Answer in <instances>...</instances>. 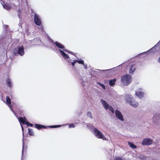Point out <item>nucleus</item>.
<instances>
[{
    "label": "nucleus",
    "mask_w": 160,
    "mask_h": 160,
    "mask_svg": "<svg viewBox=\"0 0 160 160\" xmlns=\"http://www.w3.org/2000/svg\"><path fill=\"white\" fill-rule=\"evenodd\" d=\"M132 81L131 76L128 74L122 76L121 78V82L124 85L127 86L130 84Z\"/></svg>",
    "instance_id": "1"
},
{
    "label": "nucleus",
    "mask_w": 160,
    "mask_h": 160,
    "mask_svg": "<svg viewBox=\"0 0 160 160\" xmlns=\"http://www.w3.org/2000/svg\"><path fill=\"white\" fill-rule=\"evenodd\" d=\"M14 54H18L21 56H22L24 53V47L23 46L18 47V48H15L13 50Z\"/></svg>",
    "instance_id": "2"
},
{
    "label": "nucleus",
    "mask_w": 160,
    "mask_h": 160,
    "mask_svg": "<svg viewBox=\"0 0 160 160\" xmlns=\"http://www.w3.org/2000/svg\"><path fill=\"white\" fill-rule=\"evenodd\" d=\"M126 101L133 107L136 108L138 105V103L136 102L132 98L128 96L126 98Z\"/></svg>",
    "instance_id": "3"
},
{
    "label": "nucleus",
    "mask_w": 160,
    "mask_h": 160,
    "mask_svg": "<svg viewBox=\"0 0 160 160\" xmlns=\"http://www.w3.org/2000/svg\"><path fill=\"white\" fill-rule=\"evenodd\" d=\"M100 102L106 110L109 109L113 113H114V110L113 108L111 106L109 105L106 101L101 99L100 100Z\"/></svg>",
    "instance_id": "4"
},
{
    "label": "nucleus",
    "mask_w": 160,
    "mask_h": 160,
    "mask_svg": "<svg viewBox=\"0 0 160 160\" xmlns=\"http://www.w3.org/2000/svg\"><path fill=\"white\" fill-rule=\"evenodd\" d=\"M93 132L94 135L98 138L102 139L105 140L104 138V136L101 132L97 129L95 128L93 129Z\"/></svg>",
    "instance_id": "5"
},
{
    "label": "nucleus",
    "mask_w": 160,
    "mask_h": 160,
    "mask_svg": "<svg viewBox=\"0 0 160 160\" xmlns=\"http://www.w3.org/2000/svg\"><path fill=\"white\" fill-rule=\"evenodd\" d=\"M152 141L149 138H145L143 139L142 142V144L147 146L149 145L152 144Z\"/></svg>",
    "instance_id": "6"
},
{
    "label": "nucleus",
    "mask_w": 160,
    "mask_h": 160,
    "mask_svg": "<svg viewBox=\"0 0 160 160\" xmlns=\"http://www.w3.org/2000/svg\"><path fill=\"white\" fill-rule=\"evenodd\" d=\"M115 115L116 117L122 121H124L123 116L121 112L118 110H116L115 111Z\"/></svg>",
    "instance_id": "7"
},
{
    "label": "nucleus",
    "mask_w": 160,
    "mask_h": 160,
    "mask_svg": "<svg viewBox=\"0 0 160 160\" xmlns=\"http://www.w3.org/2000/svg\"><path fill=\"white\" fill-rule=\"evenodd\" d=\"M34 21L35 24L38 26L41 25L42 22L38 16L36 14H35L34 17Z\"/></svg>",
    "instance_id": "8"
},
{
    "label": "nucleus",
    "mask_w": 160,
    "mask_h": 160,
    "mask_svg": "<svg viewBox=\"0 0 160 160\" xmlns=\"http://www.w3.org/2000/svg\"><path fill=\"white\" fill-rule=\"evenodd\" d=\"M18 120L20 123H22L23 124H26L27 122L26 119L25 117L23 118L19 117L18 118Z\"/></svg>",
    "instance_id": "9"
},
{
    "label": "nucleus",
    "mask_w": 160,
    "mask_h": 160,
    "mask_svg": "<svg viewBox=\"0 0 160 160\" xmlns=\"http://www.w3.org/2000/svg\"><path fill=\"white\" fill-rule=\"evenodd\" d=\"M135 94L137 97H138L139 98H141L144 96V93L142 91H136Z\"/></svg>",
    "instance_id": "10"
},
{
    "label": "nucleus",
    "mask_w": 160,
    "mask_h": 160,
    "mask_svg": "<svg viewBox=\"0 0 160 160\" xmlns=\"http://www.w3.org/2000/svg\"><path fill=\"white\" fill-rule=\"evenodd\" d=\"M54 43L56 46H57L58 48L63 49V50L64 49V46L61 43H59L57 42H54Z\"/></svg>",
    "instance_id": "11"
},
{
    "label": "nucleus",
    "mask_w": 160,
    "mask_h": 160,
    "mask_svg": "<svg viewBox=\"0 0 160 160\" xmlns=\"http://www.w3.org/2000/svg\"><path fill=\"white\" fill-rule=\"evenodd\" d=\"M35 127L36 128L38 129H40L42 128H46L48 126H45L39 124H35Z\"/></svg>",
    "instance_id": "12"
},
{
    "label": "nucleus",
    "mask_w": 160,
    "mask_h": 160,
    "mask_svg": "<svg viewBox=\"0 0 160 160\" xmlns=\"http://www.w3.org/2000/svg\"><path fill=\"white\" fill-rule=\"evenodd\" d=\"M135 69L136 68L135 67V65H132L130 66V70L129 71V73L130 74L133 73L135 71Z\"/></svg>",
    "instance_id": "13"
},
{
    "label": "nucleus",
    "mask_w": 160,
    "mask_h": 160,
    "mask_svg": "<svg viewBox=\"0 0 160 160\" xmlns=\"http://www.w3.org/2000/svg\"><path fill=\"white\" fill-rule=\"evenodd\" d=\"M60 52L62 54V57L64 58H69V56L68 55L66 54L65 52H64L61 49L59 50Z\"/></svg>",
    "instance_id": "14"
},
{
    "label": "nucleus",
    "mask_w": 160,
    "mask_h": 160,
    "mask_svg": "<svg viewBox=\"0 0 160 160\" xmlns=\"http://www.w3.org/2000/svg\"><path fill=\"white\" fill-rule=\"evenodd\" d=\"M116 81V79L115 78L110 80L109 82V85L111 86H113L115 84Z\"/></svg>",
    "instance_id": "15"
},
{
    "label": "nucleus",
    "mask_w": 160,
    "mask_h": 160,
    "mask_svg": "<svg viewBox=\"0 0 160 160\" xmlns=\"http://www.w3.org/2000/svg\"><path fill=\"white\" fill-rule=\"evenodd\" d=\"M128 144L130 148H133V149H135L137 148V146L135 145L134 144H133V143L128 142Z\"/></svg>",
    "instance_id": "16"
},
{
    "label": "nucleus",
    "mask_w": 160,
    "mask_h": 160,
    "mask_svg": "<svg viewBox=\"0 0 160 160\" xmlns=\"http://www.w3.org/2000/svg\"><path fill=\"white\" fill-rule=\"evenodd\" d=\"M3 7L4 8L7 10H9L11 8V7L9 5L7 4H4L3 5Z\"/></svg>",
    "instance_id": "17"
},
{
    "label": "nucleus",
    "mask_w": 160,
    "mask_h": 160,
    "mask_svg": "<svg viewBox=\"0 0 160 160\" xmlns=\"http://www.w3.org/2000/svg\"><path fill=\"white\" fill-rule=\"evenodd\" d=\"M6 102L8 104H11V100L9 98L8 96H7L6 98Z\"/></svg>",
    "instance_id": "18"
},
{
    "label": "nucleus",
    "mask_w": 160,
    "mask_h": 160,
    "mask_svg": "<svg viewBox=\"0 0 160 160\" xmlns=\"http://www.w3.org/2000/svg\"><path fill=\"white\" fill-rule=\"evenodd\" d=\"M28 133L30 136H33L34 135V132L30 128H28Z\"/></svg>",
    "instance_id": "19"
},
{
    "label": "nucleus",
    "mask_w": 160,
    "mask_h": 160,
    "mask_svg": "<svg viewBox=\"0 0 160 160\" xmlns=\"http://www.w3.org/2000/svg\"><path fill=\"white\" fill-rule=\"evenodd\" d=\"M7 83L8 84V85L11 88L12 87V83L10 82V81L9 79H7Z\"/></svg>",
    "instance_id": "20"
},
{
    "label": "nucleus",
    "mask_w": 160,
    "mask_h": 160,
    "mask_svg": "<svg viewBox=\"0 0 160 160\" xmlns=\"http://www.w3.org/2000/svg\"><path fill=\"white\" fill-rule=\"evenodd\" d=\"M149 51L150 52H151L152 53H154L155 52H158L157 49H156V48H154V49L153 48V50H152V48L149 50Z\"/></svg>",
    "instance_id": "21"
},
{
    "label": "nucleus",
    "mask_w": 160,
    "mask_h": 160,
    "mask_svg": "<svg viewBox=\"0 0 160 160\" xmlns=\"http://www.w3.org/2000/svg\"><path fill=\"white\" fill-rule=\"evenodd\" d=\"M61 126V125H52L49 126L48 127L50 128H57Z\"/></svg>",
    "instance_id": "22"
},
{
    "label": "nucleus",
    "mask_w": 160,
    "mask_h": 160,
    "mask_svg": "<svg viewBox=\"0 0 160 160\" xmlns=\"http://www.w3.org/2000/svg\"><path fill=\"white\" fill-rule=\"evenodd\" d=\"M63 50L67 52H68L69 53H70L72 55H74V52L69 51L66 49H63Z\"/></svg>",
    "instance_id": "23"
},
{
    "label": "nucleus",
    "mask_w": 160,
    "mask_h": 160,
    "mask_svg": "<svg viewBox=\"0 0 160 160\" xmlns=\"http://www.w3.org/2000/svg\"><path fill=\"white\" fill-rule=\"evenodd\" d=\"M97 83L98 85H100L103 89H105V87L104 84L99 82H98Z\"/></svg>",
    "instance_id": "24"
},
{
    "label": "nucleus",
    "mask_w": 160,
    "mask_h": 160,
    "mask_svg": "<svg viewBox=\"0 0 160 160\" xmlns=\"http://www.w3.org/2000/svg\"><path fill=\"white\" fill-rule=\"evenodd\" d=\"M87 116L91 118H92V115L91 113L90 112H87Z\"/></svg>",
    "instance_id": "25"
},
{
    "label": "nucleus",
    "mask_w": 160,
    "mask_h": 160,
    "mask_svg": "<svg viewBox=\"0 0 160 160\" xmlns=\"http://www.w3.org/2000/svg\"><path fill=\"white\" fill-rule=\"evenodd\" d=\"M77 62H78L79 64H81L83 65L84 64V61L82 60H77Z\"/></svg>",
    "instance_id": "26"
},
{
    "label": "nucleus",
    "mask_w": 160,
    "mask_h": 160,
    "mask_svg": "<svg viewBox=\"0 0 160 160\" xmlns=\"http://www.w3.org/2000/svg\"><path fill=\"white\" fill-rule=\"evenodd\" d=\"M26 125H27V126H30V127H32L33 125V124H32V123H29V122H27L26 124Z\"/></svg>",
    "instance_id": "27"
},
{
    "label": "nucleus",
    "mask_w": 160,
    "mask_h": 160,
    "mask_svg": "<svg viewBox=\"0 0 160 160\" xmlns=\"http://www.w3.org/2000/svg\"><path fill=\"white\" fill-rule=\"evenodd\" d=\"M69 127L70 128H74L75 125L72 123L71 124L69 125Z\"/></svg>",
    "instance_id": "28"
},
{
    "label": "nucleus",
    "mask_w": 160,
    "mask_h": 160,
    "mask_svg": "<svg viewBox=\"0 0 160 160\" xmlns=\"http://www.w3.org/2000/svg\"><path fill=\"white\" fill-rule=\"evenodd\" d=\"M77 62V60H74L73 62H72V66H74L75 63Z\"/></svg>",
    "instance_id": "29"
},
{
    "label": "nucleus",
    "mask_w": 160,
    "mask_h": 160,
    "mask_svg": "<svg viewBox=\"0 0 160 160\" xmlns=\"http://www.w3.org/2000/svg\"><path fill=\"white\" fill-rule=\"evenodd\" d=\"M21 128H22V131H23V130H24V128L23 127V126H22V124H21Z\"/></svg>",
    "instance_id": "30"
},
{
    "label": "nucleus",
    "mask_w": 160,
    "mask_h": 160,
    "mask_svg": "<svg viewBox=\"0 0 160 160\" xmlns=\"http://www.w3.org/2000/svg\"><path fill=\"white\" fill-rule=\"evenodd\" d=\"M158 61L160 63V57H159L158 59Z\"/></svg>",
    "instance_id": "31"
},
{
    "label": "nucleus",
    "mask_w": 160,
    "mask_h": 160,
    "mask_svg": "<svg viewBox=\"0 0 160 160\" xmlns=\"http://www.w3.org/2000/svg\"><path fill=\"white\" fill-rule=\"evenodd\" d=\"M23 150L22 149V153H23Z\"/></svg>",
    "instance_id": "32"
},
{
    "label": "nucleus",
    "mask_w": 160,
    "mask_h": 160,
    "mask_svg": "<svg viewBox=\"0 0 160 160\" xmlns=\"http://www.w3.org/2000/svg\"><path fill=\"white\" fill-rule=\"evenodd\" d=\"M85 68L86 69V68H87V67H86H86H85Z\"/></svg>",
    "instance_id": "33"
},
{
    "label": "nucleus",
    "mask_w": 160,
    "mask_h": 160,
    "mask_svg": "<svg viewBox=\"0 0 160 160\" xmlns=\"http://www.w3.org/2000/svg\"><path fill=\"white\" fill-rule=\"evenodd\" d=\"M85 68L86 69V68H87V67H86H86H85Z\"/></svg>",
    "instance_id": "34"
},
{
    "label": "nucleus",
    "mask_w": 160,
    "mask_h": 160,
    "mask_svg": "<svg viewBox=\"0 0 160 160\" xmlns=\"http://www.w3.org/2000/svg\"><path fill=\"white\" fill-rule=\"evenodd\" d=\"M21 160H22V159Z\"/></svg>",
    "instance_id": "35"
}]
</instances>
